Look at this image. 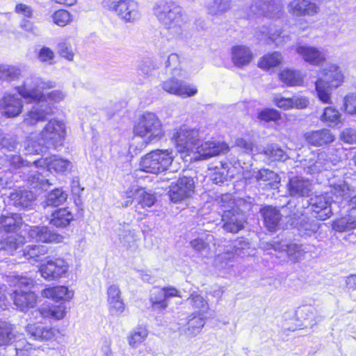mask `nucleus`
<instances>
[{"instance_id": "1", "label": "nucleus", "mask_w": 356, "mask_h": 356, "mask_svg": "<svg viewBox=\"0 0 356 356\" xmlns=\"http://www.w3.org/2000/svg\"><path fill=\"white\" fill-rule=\"evenodd\" d=\"M153 13L163 26L168 40H180L186 38L184 10L178 3L172 0L159 1L154 4Z\"/></svg>"}, {"instance_id": "2", "label": "nucleus", "mask_w": 356, "mask_h": 356, "mask_svg": "<svg viewBox=\"0 0 356 356\" xmlns=\"http://www.w3.org/2000/svg\"><path fill=\"white\" fill-rule=\"evenodd\" d=\"M54 87V81L34 76L26 78L22 85L16 88V90L26 101L42 102L51 106L63 101L67 96L66 92L62 90H54L47 93L42 91Z\"/></svg>"}, {"instance_id": "3", "label": "nucleus", "mask_w": 356, "mask_h": 356, "mask_svg": "<svg viewBox=\"0 0 356 356\" xmlns=\"http://www.w3.org/2000/svg\"><path fill=\"white\" fill-rule=\"evenodd\" d=\"M134 134L142 139L139 146L134 144L135 140L129 146V154H137L147 145L155 143L161 140L165 136L163 124L159 118L152 112L143 113L134 126Z\"/></svg>"}, {"instance_id": "4", "label": "nucleus", "mask_w": 356, "mask_h": 356, "mask_svg": "<svg viewBox=\"0 0 356 356\" xmlns=\"http://www.w3.org/2000/svg\"><path fill=\"white\" fill-rule=\"evenodd\" d=\"M66 126L64 121L58 118L50 120L40 134V141L29 138L25 143L26 154H39L42 153L44 146L60 145L66 136Z\"/></svg>"}, {"instance_id": "5", "label": "nucleus", "mask_w": 356, "mask_h": 356, "mask_svg": "<svg viewBox=\"0 0 356 356\" xmlns=\"http://www.w3.org/2000/svg\"><path fill=\"white\" fill-rule=\"evenodd\" d=\"M165 67L171 70L172 76L160 84L165 92L182 98L193 97L197 93L195 86L179 79L184 77L185 73L180 67L179 57L177 54H171L168 56Z\"/></svg>"}, {"instance_id": "6", "label": "nucleus", "mask_w": 356, "mask_h": 356, "mask_svg": "<svg viewBox=\"0 0 356 356\" xmlns=\"http://www.w3.org/2000/svg\"><path fill=\"white\" fill-rule=\"evenodd\" d=\"M343 81L344 75L339 66L331 65L321 70L315 83L318 99L323 104H331L333 90L342 85Z\"/></svg>"}, {"instance_id": "7", "label": "nucleus", "mask_w": 356, "mask_h": 356, "mask_svg": "<svg viewBox=\"0 0 356 356\" xmlns=\"http://www.w3.org/2000/svg\"><path fill=\"white\" fill-rule=\"evenodd\" d=\"M218 204L222 208L223 213L222 220L223 228L231 233H237L242 229L245 222L243 212L235 208V201L230 194H224L216 200Z\"/></svg>"}, {"instance_id": "8", "label": "nucleus", "mask_w": 356, "mask_h": 356, "mask_svg": "<svg viewBox=\"0 0 356 356\" xmlns=\"http://www.w3.org/2000/svg\"><path fill=\"white\" fill-rule=\"evenodd\" d=\"M173 159L171 149H155L140 158L139 168L145 172L158 175L168 170Z\"/></svg>"}, {"instance_id": "9", "label": "nucleus", "mask_w": 356, "mask_h": 356, "mask_svg": "<svg viewBox=\"0 0 356 356\" xmlns=\"http://www.w3.org/2000/svg\"><path fill=\"white\" fill-rule=\"evenodd\" d=\"M15 289L13 298L15 305L22 312H24L30 308L35 307L36 304V295L31 291V289L34 286L33 279L17 276L14 279Z\"/></svg>"}, {"instance_id": "10", "label": "nucleus", "mask_w": 356, "mask_h": 356, "mask_svg": "<svg viewBox=\"0 0 356 356\" xmlns=\"http://www.w3.org/2000/svg\"><path fill=\"white\" fill-rule=\"evenodd\" d=\"M102 5L124 23H134L140 18L139 5L135 0H103Z\"/></svg>"}, {"instance_id": "11", "label": "nucleus", "mask_w": 356, "mask_h": 356, "mask_svg": "<svg viewBox=\"0 0 356 356\" xmlns=\"http://www.w3.org/2000/svg\"><path fill=\"white\" fill-rule=\"evenodd\" d=\"M172 140L178 152L191 155L199 144L200 132L195 128L181 126L174 133Z\"/></svg>"}, {"instance_id": "12", "label": "nucleus", "mask_w": 356, "mask_h": 356, "mask_svg": "<svg viewBox=\"0 0 356 356\" xmlns=\"http://www.w3.org/2000/svg\"><path fill=\"white\" fill-rule=\"evenodd\" d=\"M175 297L181 298V295L173 286L154 287L149 295L151 309L159 313L163 312L168 307V300Z\"/></svg>"}, {"instance_id": "13", "label": "nucleus", "mask_w": 356, "mask_h": 356, "mask_svg": "<svg viewBox=\"0 0 356 356\" xmlns=\"http://www.w3.org/2000/svg\"><path fill=\"white\" fill-rule=\"evenodd\" d=\"M69 270L67 262L61 258H56L41 264L39 268L41 276L51 281L65 277Z\"/></svg>"}, {"instance_id": "14", "label": "nucleus", "mask_w": 356, "mask_h": 356, "mask_svg": "<svg viewBox=\"0 0 356 356\" xmlns=\"http://www.w3.org/2000/svg\"><path fill=\"white\" fill-rule=\"evenodd\" d=\"M195 183L190 177L184 176L172 184L169 191L170 200L174 202L182 201L194 193Z\"/></svg>"}, {"instance_id": "15", "label": "nucleus", "mask_w": 356, "mask_h": 356, "mask_svg": "<svg viewBox=\"0 0 356 356\" xmlns=\"http://www.w3.org/2000/svg\"><path fill=\"white\" fill-rule=\"evenodd\" d=\"M229 150V147L225 143L205 141L200 145L196 146L193 152V159L194 160H205L212 156H218L220 154H225Z\"/></svg>"}, {"instance_id": "16", "label": "nucleus", "mask_w": 356, "mask_h": 356, "mask_svg": "<svg viewBox=\"0 0 356 356\" xmlns=\"http://www.w3.org/2000/svg\"><path fill=\"white\" fill-rule=\"evenodd\" d=\"M32 103L33 102H28ZM33 105L24 115L23 123L26 126H34L40 122H43L47 117L53 114L52 106L44 104L42 102H33Z\"/></svg>"}, {"instance_id": "17", "label": "nucleus", "mask_w": 356, "mask_h": 356, "mask_svg": "<svg viewBox=\"0 0 356 356\" xmlns=\"http://www.w3.org/2000/svg\"><path fill=\"white\" fill-rule=\"evenodd\" d=\"M23 98L19 94L6 93L0 100V111L7 118L18 116L23 111Z\"/></svg>"}, {"instance_id": "18", "label": "nucleus", "mask_w": 356, "mask_h": 356, "mask_svg": "<svg viewBox=\"0 0 356 356\" xmlns=\"http://www.w3.org/2000/svg\"><path fill=\"white\" fill-rule=\"evenodd\" d=\"M35 167H42V170L49 172L51 170L56 172H65L70 171L72 168V163L67 159L60 158L56 155L51 156L48 158L40 159L33 161Z\"/></svg>"}, {"instance_id": "19", "label": "nucleus", "mask_w": 356, "mask_h": 356, "mask_svg": "<svg viewBox=\"0 0 356 356\" xmlns=\"http://www.w3.org/2000/svg\"><path fill=\"white\" fill-rule=\"evenodd\" d=\"M296 52L307 63L312 65H321L326 60V53L323 49L309 45H298Z\"/></svg>"}, {"instance_id": "20", "label": "nucleus", "mask_w": 356, "mask_h": 356, "mask_svg": "<svg viewBox=\"0 0 356 356\" xmlns=\"http://www.w3.org/2000/svg\"><path fill=\"white\" fill-rule=\"evenodd\" d=\"M121 294V291L116 284H112L107 289L108 311L112 316H120L125 310L126 306Z\"/></svg>"}, {"instance_id": "21", "label": "nucleus", "mask_w": 356, "mask_h": 356, "mask_svg": "<svg viewBox=\"0 0 356 356\" xmlns=\"http://www.w3.org/2000/svg\"><path fill=\"white\" fill-rule=\"evenodd\" d=\"M26 232L29 238L36 242L60 243L63 238L61 235L50 231L47 227L32 226Z\"/></svg>"}, {"instance_id": "22", "label": "nucleus", "mask_w": 356, "mask_h": 356, "mask_svg": "<svg viewBox=\"0 0 356 356\" xmlns=\"http://www.w3.org/2000/svg\"><path fill=\"white\" fill-rule=\"evenodd\" d=\"M309 204L316 215L315 217L321 220H325L332 215L331 201L324 195L311 197Z\"/></svg>"}, {"instance_id": "23", "label": "nucleus", "mask_w": 356, "mask_h": 356, "mask_svg": "<svg viewBox=\"0 0 356 356\" xmlns=\"http://www.w3.org/2000/svg\"><path fill=\"white\" fill-rule=\"evenodd\" d=\"M273 104L282 110L293 108L303 109L309 105V99L303 96H293L292 97H284L280 95H275L273 97Z\"/></svg>"}, {"instance_id": "24", "label": "nucleus", "mask_w": 356, "mask_h": 356, "mask_svg": "<svg viewBox=\"0 0 356 356\" xmlns=\"http://www.w3.org/2000/svg\"><path fill=\"white\" fill-rule=\"evenodd\" d=\"M25 331L31 339L38 341L51 340L55 337L57 332L53 327L42 326L36 323H29L25 327Z\"/></svg>"}, {"instance_id": "25", "label": "nucleus", "mask_w": 356, "mask_h": 356, "mask_svg": "<svg viewBox=\"0 0 356 356\" xmlns=\"http://www.w3.org/2000/svg\"><path fill=\"white\" fill-rule=\"evenodd\" d=\"M304 137L309 144L316 147L331 143L335 140V136L327 129L307 132Z\"/></svg>"}, {"instance_id": "26", "label": "nucleus", "mask_w": 356, "mask_h": 356, "mask_svg": "<svg viewBox=\"0 0 356 356\" xmlns=\"http://www.w3.org/2000/svg\"><path fill=\"white\" fill-rule=\"evenodd\" d=\"M41 296L45 298L52 299L55 302H69L74 297V291L65 286H56L43 289Z\"/></svg>"}, {"instance_id": "27", "label": "nucleus", "mask_w": 356, "mask_h": 356, "mask_svg": "<svg viewBox=\"0 0 356 356\" xmlns=\"http://www.w3.org/2000/svg\"><path fill=\"white\" fill-rule=\"evenodd\" d=\"M231 58L234 65L242 67L252 61L253 54L248 47L236 45L231 49Z\"/></svg>"}, {"instance_id": "28", "label": "nucleus", "mask_w": 356, "mask_h": 356, "mask_svg": "<svg viewBox=\"0 0 356 356\" xmlns=\"http://www.w3.org/2000/svg\"><path fill=\"white\" fill-rule=\"evenodd\" d=\"M311 190V182L302 177H294L288 184V191L291 196H306Z\"/></svg>"}, {"instance_id": "29", "label": "nucleus", "mask_w": 356, "mask_h": 356, "mask_svg": "<svg viewBox=\"0 0 356 356\" xmlns=\"http://www.w3.org/2000/svg\"><path fill=\"white\" fill-rule=\"evenodd\" d=\"M260 13L266 17H280L282 14L283 6L274 0H259L257 2Z\"/></svg>"}, {"instance_id": "30", "label": "nucleus", "mask_w": 356, "mask_h": 356, "mask_svg": "<svg viewBox=\"0 0 356 356\" xmlns=\"http://www.w3.org/2000/svg\"><path fill=\"white\" fill-rule=\"evenodd\" d=\"M38 312L44 318L59 321L66 315V307L63 305L43 304Z\"/></svg>"}, {"instance_id": "31", "label": "nucleus", "mask_w": 356, "mask_h": 356, "mask_svg": "<svg viewBox=\"0 0 356 356\" xmlns=\"http://www.w3.org/2000/svg\"><path fill=\"white\" fill-rule=\"evenodd\" d=\"M332 163L327 159V154L325 152H318L316 159L314 161H309L305 170L311 175L318 174L324 170H327L331 168Z\"/></svg>"}, {"instance_id": "32", "label": "nucleus", "mask_w": 356, "mask_h": 356, "mask_svg": "<svg viewBox=\"0 0 356 356\" xmlns=\"http://www.w3.org/2000/svg\"><path fill=\"white\" fill-rule=\"evenodd\" d=\"M279 79L287 86H300L303 84L304 76L299 70L284 68L280 72Z\"/></svg>"}, {"instance_id": "33", "label": "nucleus", "mask_w": 356, "mask_h": 356, "mask_svg": "<svg viewBox=\"0 0 356 356\" xmlns=\"http://www.w3.org/2000/svg\"><path fill=\"white\" fill-rule=\"evenodd\" d=\"M214 236L209 233H204L191 241V248L197 252L209 254L211 250V245H214Z\"/></svg>"}, {"instance_id": "34", "label": "nucleus", "mask_w": 356, "mask_h": 356, "mask_svg": "<svg viewBox=\"0 0 356 356\" xmlns=\"http://www.w3.org/2000/svg\"><path fill=\"white\" fill-rule=\"evenodd\" d=\"M275 250L286 252L289 259L293 262H297L304 258L305 252L301 245L296 243H280L273 247Z\"/></svg>"}, {"instance_id": "35", "label": "nucleus", "mask_w": 356, "mask_h": 356, "mask_svg": "<svg viewBox=\"0 0 356 356\" xmlns=\"http://www.w3.org/2000/svg\"><path fill=\"white\" fill-rule=\"evenodd\" d=\"M73 218V214L65 208L56 209L51 213L49 217H47L49 223L57 227L67 226Z\"/></svg>"}, {"instance_id": "36", "label": "nucleus", "mask_w": 356, "mask_h": 356, "mask_svg": "<svg viewBox=\"0 0 356 356\" xmlns=\"http://www.w3.org/2000/svg\"><path fill=\"white\" fill-rule=\"evenodd\" d=\"M319 119L322 122L330 127H337L343 123L341 113L333 106L324 108Z\"/></svg>"}, {"instance_id": "37", "label": "nucleus", "mask_w": 356, "mask_h": 356, "mask_svg": "<svg viewBox=\"0 0 356 356\" xmlns=\"http://www.w3.org/2000/svg\"><path fill=\"white\" fill-rule=\"evenodd\" d=\"M24 236L20 234H11L0 241V251L3 250L8 254H13L19 246L25 243Z\"/></svg>"}, {"instance_id": "38", "label": "nucleus", "mask_w": 356, "mask_h": 356, "mask_svg": "<svg viewBox=\"0 0 356 356\" xmlns=\"http://www.w3.org/2000/svg\"><path fill=\"white\" fill-rule=\"evenodd\" d=\"M261 211L267 229L271 232L275 231L281 220L280 211L272 207H266Z\"/></svg>"}, {"instance_id": "39", "label": "nucleus", "mask_w": 356, "mask_h": 356, "mask_svg": "<svg viewBox=\"0 0 356 356\" xmlns=\"http://www.w3.org/2000/svg\"><path fill=\"white\" fill-rule=\"evenodd\" d=\"M22 218L17 213L0 217V232H13L20 227Z\"/></svg>"}, {"instance_id": "40", "label": "nucleus", "mask_w": 356, "mask_h": 356, "mask_svg": "<svg viewBox=\"0 0 356 356\" xmlns=\"http://www.w3.org/2000/svg\"><path fill=\"white\" fill-rule=\"evenodd\" d=\"M17 338L15 325L5 321H0V346L13 343Z\"/></svg>"}, {"instance_id": "41", "label": "nucleus", "mask_w": 356, "mask_h": 356, "mask_svg": "<svg viewBox=\"0 0 356 356\" xmlns=\"http://www.w3.org/2000/svg\"><path fill=\"white\" fill-rule=\"evenodd\" d=\"M297 315L301 320L305 321L306 325L313 327L318 321L321 317L317 311L312 307L303 306L298 309Z\"/></svg>"}, {"instance_id": "42", "label": "nucleus", "mask_w": 356, "mask_h": 356, "mask_svg": "<svg viewBox=\"0 0 356 356\" xmlns=\"http://www.w3.org/2000/svg\"><path fill=\"white\" fill-rule=\"evenodd\" d=\"M330 187L331 189L330 192L336 197L347 199L350 197L353 193V189H352L348 183L343 179L330 181Z\"/></svg>"}, {"instance_id": "43", "label": "nucleus", "mask_w": 356, "mask_h": 356, "mask_svg": "<svg viewBox=\"0 0 356 356\" xmlns=\"http://www.w3.org/2000/svg\"><path fill=\"white\" fill-rule=\"evenodd\" d=\"M244 177L245 179H254L257 181H269L270 185H273L274 183L279 181L277 175L268 169L245 172Z\"/></svg>"}, {"instance_id": "44", "label": "nucleus", "mask_w": 356, "mask_h": 356, "mask_svg": "<svg viewBox=\"0 0 356 356\" xmlns=\"http://www.w3.org/2000/svg\"><path fill=\"white\" fill-rule=\"evenodd\" d=\"M148 334L147 329L143 326H139L132 330L127 336V341L129 346L133 348H138L146 340Z\"/></svg>"}, {"instance_id": "45", "label": "nucleus", "mask_w": 356, "mask_h": 356, "mask_svg": "<svg viewBox=\"0 0 356 356\" xmlns=\"http://www.w3.org/2000/svg\"><path fill=\"white\" fill-rule=\"evenodd\" d=\"M37 168L38 170L35 171L32 170L30 172L27 178V181L33 188H39L42 190H46L51 184H49V180L43 175L44 173H47V172L42 170V167H38Z\"/></svg>"}, {"instance_id": "46", "label": "nucleus", "mask_w": 356, "mask_h": 356, "mask_svg": "<svg viewBox=\"0 0 356 356\" xmlns=\"http://www.w3.org/2000/svg\"><path fill=\"white\" fill-rule=\"evenodd\" d=\"M22 252L26 259L38 261L40 257L48 253V248L43 245H30L26 246Z\"/></svg>"}, {"instance_id": "47", "label": "nucleus", "mask_w": 356, "mask_h": 356, "mask_svg": "<svg viewBox=\"0 0 356 356\" xmlns=\"http://www.w3.org/2000/svg\"><path fill=\"white\" fill-rule=\"evenodd\" d=\"M10 198L15 206L26 207L35 199V195L31 191L19 190L10 193Z\"/></svg>"}, {"instance_id": "48", "label": "nucleus", "mask_w": 356, "mask_h": 356, "mask_svg": "<svg viewBox=\"0 0 356 356\" xmlns=\"http://www.w3.org/2000/svg\"><path fill=\"white\" fill-rule=\"evenodd\" d=\"M283 62V56L281 53L275 51L271 54H265L258 62V67L268 70L271 67L278 66Z\"/></svg>"}, {"instance_id": "49", "label": "nucleus", "mask_w": 356, "mask_h": 356, "mask_svg": "<svg viewBox=\"0 0 356 356\" xmlns=\"http://www.w3.org/2000/svg\"><path fill=\"white\" fill-rule=\"evenodd\" d=\"M234 177L227 163H221L211 172L210 177L215 184L223 183Z\"/></svg>"}, {"instance_id": "50", "label": "nucleus", "mask_w": 356, "mask_h": 356, "mask_svg": "<svg viewBox=\"0 0 356 356\" xmlns=\"http://www.w3.org/2000/svg\"><path fill=\"white\" fill-rule=\"evenodd\" d=\"M332 228L336 232H345L356 228V218L353 216H346L333 222Z\"/></svg>"}, {"instance_id": "51", "label": "nucleus", "mask_w": 356, "mask_h": 356, "mask_svg": "<svg viewBox=\"0 0 356 356\" xmlns=\"http://www.w3.org/2000/svg\"><path fill=\"white\" fill-rule=\"evenodd\" d=\"M205 324L204 318L202 316H190L185 334L190 338L195 337L200 333Z\"/></svg>"}, {"instance_id": "52", "label": "nucleus", "mask_w": 356, "mask_h": 356, "mask_svg": "<svg viewBox=\"0 0 356 356\" xmlns=\"http://www.w3.org/2000/svg\"><path fill=\"white\" fill-rule=\"evenodd\" d=\"M21 70L14 65L0 64V81H12L19 79Z\"/></svg>"}, {"instance_id": "53", "label": "nucleus", "mask_w": 356, "mask_h": 356, "mask_svg": "<svg viewBox=\"0 0 356 356\" xmlns=\"http://www.w3.org/2000/svg\"><path fill=\"white\" fill-rule=\"evenodd\" d=\"M296 227L301 234L308 236L316 233L319 228L318 225L315 221L311 220L305 216L296 222Z\"/></svg>"}, {"instance_id": "54", "label": "nucleus", "mask_w": 356, "mask_h": 356, "mask_svg": "<svg viewBox=\"0 0 356 356\" xmlns=\"http://www.w3.org/2000/svg\"><path fill=\"white\" fill-rule=\"evenodd\" d=\"M263 152L272 161H284L287 159V155L284 151L276 144L267 145Z\"/></svg>"}, {"instance_id": "55", "label": "nucleus", "mask_w": 356, "mask_h": 356, "mask_svg": "<svg viewBox=\"0 0 356 356\" xmlns=\"http://www.w3.org/2000/svg\"><path fill=\"white\" fill-rule=\"evenodd\" d=\"M67 198V194L60 188H56L51 191L47 196L46 204L47 206L57 207L64 203Z\"/></svg>"}, {"instance_id": "56", "label": "nucleus", "mask_w": 356, "mask_h": 356, "mask_svg": "<svg viewBox=\"0 0 356 356\" xmlns=\"http://www.w3.org/2000/svg\"><path fill=\"white\" fill-rule=\"evenodd\" d=\"M52 20L58 26L64 27L73 21V17L66 10L60 9L56 10L51 15Z\"/></svg>"}, {"instance_id": "57", "label": "nucleus", "mask_w": 356, "mask_h": 356, "mask_svg": "<svg viewBox=\"0 0 356 356\" xmlns=\"http://www.w3.org/2000/svg\"><path fill=\"white\" fill-rule=\"evenodd\" d=\"M57 52L63 58L69 61H72L74 59V53L72 49V44L68 39H62L58 43Z\"/></svg>"}, {"instance_id": "58", "label": "nucleus", "mask_w": 356, "mask_h": 356, "mask_svg": "<svg viewBox=\"0 0 356 356\" xmlns=\"http://www.w3.org/2000/svg\"><path fill=\"white\" fill-rule=\"evenodd\" d=\"M135 193L137 195L138 204L143 208L153 206L156 200V197L153 194L146 192L143 188L135 191Z\"/></svg>"}, {"instance_id": "59", "label": "nucleus", "mask_w": 356, "mask_h": 356, "mask_svg": "<svg viewBox=\"0 0 356 356\" xmlns=\"http://www.w3.org/2000/svg\"><path fill=\"white\" fill-rule=\"evenodd\" d=\"M341 110L348 115L356 116V94L350 93L343 99Z\"/></svg>"}, {"instance_id": "60", "label": "nucleus", "mask_w": 356, "mask_h": 356, "mask_svg": "<svg viewBox=\"0 0 356 356\" xmlns=\"http://www.w3.org/2000/svg\"><path fill=\"white\" fill-rule=\"evenodd\" d=\"M188 300L194 308L200 309L203 314L206 313L209 309L207 301L199 294H191Z\"/></svg>"}, {"instance_id": "61", "label": "nucleus", "mask_w": 356, "mask_h": 356, "mask_svg": "<svg viewBox=\"0 0 356 356\" xmlns=\"http://www.w3.org/2000/svg\"><path fill=\"white\" fill-rule=\"evenodd\" d=\"M258 118L265 122H276L281 119V115L276 109L266 108L258 113Z\"/></svg>"}, {"instance_id": "62", "label": "nucleus", "mask_w": 356, "mask_h": 356, "mask_svg": "<svg viewBox=\"0 0 356 356\" xmlns=\"http://www.w3.org/2000/svg\"><path fill=\"white\" fill-rule=\"evenodd\" d=\"M268 37L276 46L282 45L289 40V36L282 35V32L280 30H274L272 28L268 33Z\"/></svg>"}, {"instance_id": "63", "label": "nucleus", "mask_w": 356, "mask_h": 356, "mask_svg": "<svg viewBox=\"0 0 356 356\" xmlns=\"http://www.w3.org/2000/svg\"><path fill=\"white\" fill-rule=\"evenodd\" d=\"M55 57L54 52L47 47H43L38 52V58L42 63L51 64Z\"/></svg>"}, {"instance_id": "64", "label": "nucleus", "mask_w": 356, "mask_h": 356, "mask_svg": "<svg viewBox=\"0 0 356 356\" xmlns=\"http://www.w3.org/2000/svg\"><path fill=\"white\" fill-rule=\"evenodd\" d=\"M339 138L346 143H356V131L352 128H346L340 134Z\"/></svg>"}]
</instances>
